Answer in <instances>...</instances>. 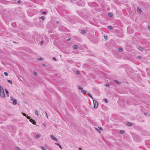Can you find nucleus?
Returning a JSON list of instances; mask_svg holds the SVG:
<instances>
[{
    "label": "nucleus",
    "mask_w": 150,
    "mask_h": 150,
    "mask_svg": "<svg viewBox=\"0 0 150 150\" xmlns=\"http://www.w3.org/2000/svg\"><path fill=\"white\" fill-rule=\"evenodd\" d=\"M0 96L2 98H5V97L3 88L1 86H0Z\"/></svg>",
    "instance_id": "1"
},
{
    "label": "nucleus",
    "mask_w": 150,
    "mask_h": 150,
    "mask_svg": "<svg viewBox=\"0 0 150 150\" xmlns=\"http://www.w3.org/2000/svg\"><path fill=\"white\" fill-rule=\"evenodd\" d=\"M93 103L94 108H96L98 106V104L97 102L94 99H93Z\"/></svg>",
    "instance_id": "2"
},
{
    "label": "nucleus",
    "mask_w": 150,
    "mask_h": 150,
    "mask_svg": "<svg viewBox=\"0 0 150 150\" xmlns=\"http://www.w3.org/2000/svg\"><path fill=\"white\" fill-rule=\"evenodd\" d=\"M50 137L53 140H54V141H55L56 142H57V141H58L57 139L55 137H54L53 135H50Z\"/></svg>",
    "instance_id": "3"
},
{
    "label": "nucleus",
    "mask_w": 150,
    "mask_h": 150,
    "mask_svg": "<svg viewBox=\"0 0 150 150\" xmlns=\"http://www.w3.org/2000/svg\"><path fill=\"white\" fill-rule=\"evenodd\" d=\"M30 119V122L32 123L34 125H35L36 124V122L34 120L32 119Z\"/></svg>",
    "instance_id": "4"
},
{
    "label": "nucleus",
    "mask_w": 150,
    "mask_h": 150,
    "mask_svg": "<svg viewBox=\"0 0 150 150\" xmlns=\"http://www.w3.org/2000/svg\"><path fill=\"white\" fill-rule=\"evenodd\" d=\"M23 115L27 118L28 119H29L30 118V117L29 116H27V115L25 113H22Z\"/></svg>",
    "instance_id": "5"
},
{
    "label": "nucleus",
    "mask_w": 150,
    "mask_h": 150,
    "mask_svg": "<svg viewBox=\"0 0 150 150\" xmlns=\"http://www.w3.org/2000/svg\"><path fill=\"white\" fill-rule=\"evenodd\" d=\"M13 104L14 105H15L17 104V100L16 99H14L13 101Z\"/></svg>",
    "instance_id": "6"
},
{
    "label": "nucleus",
    "mask_w": 150,
    "mask_h": 150,
    "mask_svg": "<svg viewBox=\"0 0 150 150\" xmlns=\"http://www.w3.org/2000/svg\"><path fill=\"white\" fill-rule=\"evenodd\" d=\"M114 81L115 83L117 84H120L121 83L116 80H114Z\"/></svg>",
    "instance_id": "7"
},
{
    "label": "nucleus",
    "mask_w": 150,
    "mask_h": 150,
    "mask_svg": "<svg viewBox=\"0 0 150 150\" xmlns=\"http://www.w3.org/2000/svg\"><path fill=\"white\" fill-rule=\"evenodd\" d=\"M55 144H56V145H57L58 146H59V148H60L61 149H62V146H61V145H60V144H58V143H55Z\"/></svg>",
    "instance_id": "8"
},
{
    "label": "nucleus",
    "mask_w": 150,
    "mask_h": 150,
    "mask_svg": "<svg viewBox=\"0 0 150 150\" xmlns=\"http://www.w3.org/2000/svg\"><path fill=\"white\" fill-rule=\"evenodd\" d=\"M35 114L37 116L38 115V111L36 109L35 110Z\"/></svg>",
    "instance_id": "9"
},
{
    "label": "nucleus",
    "mask_w": 150,
    "mask_h": 150,
    "mask_svg": "<svg viewBox=\"0 0 150 150\" xmlns=\"http://www.w3.org/2000/svg\"><path fill=\"white\" fill-rule=\"evenodd\" d=\"M87 95L92 99L93 100V98L92 97V95L89 93H87Z\"/></svg>",
    "instance_id": "10"
},
{
    "label": "nucleus",
    "mask_w": 150,
    "mask_h": 150,
    "mask_svg": "<svg viewBox=\"0 0 150 150\" xmlns=\"http://www.w3.org/2000/svg\"><path fill=\"white\" fill-rule=\"evenodd\" d=\"M137 11L139 13H141L142 12V10L139 7H137Z\"/></svg>",
    "instance_id": "11"
},
{
    "label": "nucleus",
    "mask_w": 150,
    "mask_h": 150,
    "mask_svg": "<svg viewBox=\"0 0 150 150\" xmlns=\"http://www.w3.org/2000/svg\"><path fill=\"white\" fill-rule=\"evenodd\" d=\"M38 61H42L43 60V59L42 57H39L38 59Z\"/></svg>",
    "instance_id": "12"
},
{
    "label": "nucleus",
    "mask_w": 150,
    "mask_h": 150,
    "mask_svg": "<svg viewBox=\"0 0 150 150\" xmlns=\"http://www.w3.org/2000/svg\"><path fill=\"white\" fill-rule=\"evenodd\" d=\"M81 92L83 94H86V91L84 90H82L81 91Z\"/></svg>",
    "instance_id": "13"
},
{
    "label": "nucleus",
    "mask_w": 150,
    "mask_h": 150,
    "mask_svg": "<svg viewBox=\"0 0 150 150\" xmlns=\"http://www.w3.org/2000/svg\"><path fill=\"white\" fill-rule=\"evenodd\" d=\"M108 15L110 17H112L113 16L112 14L111 13H108Z\"/></svg>",
    "instance_id": "14"
},
{
    "label": "nucleus",
    "mask_w": 150,
    "mask_h": 150,
    "mask_svg": "<svg viewBox=\"0 0 150 150\" xmlns=\"http://www.w3.org/2000/svg\"><path fill=\"white\" fill-rule=\"evenodd\" d=\"M138 49H139V50H141V51L143 50V48L140 47H139L138 48Z\"/></svg>",
    "instance_id": "15"
},
{
    "label": "nucleus",
    "mask_w": 150,
    "mask_h": 150,
    "mask_svg": "<svg viewBox=\"0 0 150 150\" xmlns=\"http://www.w3.org/2000/svg\"><path fill=\"white\" fill-rule=\"evenodd\" d=\"M127 125L129 126H131L132 125V124L130 122H127Z\"/></svg>",
    "instance_id": "16"
},
{
    "label": "nucleus",
    "mask_w": 150,
    "mask_h": 150,
    "mask_svg": "<svg viewBox=\"0 0 150 150\" xmlns=\"http://www.w3.org/2000/svg\"><path fill=\"white\" fill-rule=\"evenodd\" d=\"M81 33L82 34H84L86 32H85V30H82L81 31Z\"/></svg>",
    "instance_id": "17"
},
{
    "label": "nucleus",
    "mask_w": 150,
    "mask_h": 150,
    "mask_svg": "<svg viewBox=\"0 0 150 150\" xmlns=\"http://www.w3.org/2000/svg\"><path fill=\"white\" fill-rule=\"evenodd\" d=\"M41 148L43 150H46V148L44 147H43V146H41Z\"/></svg>",
    "instance_id": "18"
},
{
    "label": "nucleus",
    "mask_w": 150,
    "mask_h": 150,
    "mask_svg": "<svg viewBox=\"0 0 150 150\" xmlns=\"http://www.w3.org/2000/svg\"><path fill=\"white\" fill-rule=\"evenodd\" d=\"M118 50L120 52H121L122 50V49L121 47H120L118 48Z\"/></svg>",
    "instance_id": "19"
},
{
    "label": "nucleus",
    "mask_w": 150,
    "mask_h": 150,
    "mask_svg": "<svg viewBox=\"0 0 150 150\" xmlns=\"http://www.w3.org/2000/svg\"><path fill=\"white\" fill-rule=\"evenodd\" d=\"M108 29H109V30H111L112 28V26H108Z\"/></svg>",
    "instance_id": "20"
},
{
    "label": "nucleus",
    "mask_w": 150,
    "mask_h": 150,
    "mask_svg": "<svg viewBox=\"0 0 150 150\" xmlns=\"http://www.w3.org/2000/svg\"><path fill=\"white\" fill-rule=\"evenodd\" d=\"M74 49H76L78 48V46L77 45H74Z\"/></svg>",
    "instance_id": "21"
},
{
    "label": "nucleus",
    "mask_w": 150,
    "mask_h": 150,
    "mask_svg": "<svg viewBox=\"0 0 150 150\" xmlns=\"http://www.w3.org/2000/svg\"><path fill=\"white\" fill-rule=\"evenodd\" d=\"M6 92L7 94V95L8 96V97L9 96V93L8 92V91H7L6 90Z\"/></svg>",
    "instance_id": "22"
},
{
    "label": "nucleus",
    "mask_w": 150,
    "mask_h": 150,
    "mask_svg": "<svg viewBox=\"0 0 150 150\" xmlns=\"http://www.w3.org/2000/svg\"><path fill=\"white\" fill-rule=\"evenodd\" d=\"M7 81L10 83H11V84H12V81H11L10 80H8Z\"/></svg>",
    "instance_id": "23"
},
{
    "label": "nucleus",
    "mask_w": 150,
    "mask_h": 150,
    "mask_svg": "<svg viewBox=\"0 0 150 150\" xmlns=\"http://www.w3.org/2000/svg\"><path fill=\"white\" fill-rule=\"evenodd\" d=\"M45 115H46V117H47V118H48V115H47V112H46L45 111Z\"/></svg>",
    "instance_id": "24"
},
{
    "label": "nucleus",
    "mask_w": 150,
    "mask_h": 150,
    "mask_svg": "<svg viewBox=\"0 0 150 150\" xmlns=\"http://www.w3.org/2000/svg\"><path fill=\"white\" fill-rule=\"evenodd\" d=\"M4 75H6V76H8V73L7 72H4Z\"/></svg>",
    "instance_id": "25"
},
{
    "label": "nucleus",
    "mask_w": 150,
    "mask_h": 150,
    "mask_svg": "<svg viewBox=\"0 0 150 150\" xmlns=\"http://www.w3.org/2000/svg\"><path fill=\"white\" fill-rule=\"evenodd\" d=\"M103 100L105 101V102H106V103H108V100L107 99H103Z\"/></svg>",
    "instance_id": "26"
},
{
    "label": "nucleus",
    "mask_w": 150,
    "mask_h": 150,
    "mask_svg": "<svg viewBox=\"0 0 150 150\" xmlns=\"http://www.w3.org/2000/svg\"><path fill=\"white\" fill-rule=\"evenodd\" d=\"M120 132L121 134H123L124 133V131L123 130H120Z\"/></svg>",
    "instance_id": "27"
},
{
    "label": "nucleus",
    "mask_w": 150,
    "mask_h": 150,
    "mask_svg": "<svg viewBox=\"0 0 150 150\" xmlns=\"http://www.w3.org/2000/svg\"><path fill=\"white\" fill-rule=\"evenodd\" d=\"M35 137L37 138H39L40 137V136L38 134H37L36 135Z\"/></svg>",
    "instance_id": "28"
},
{
    "label": "nucleus",
    "mask_w": 150,
    "mask_h": 150,
    "mask_svg": "<svg viewBox=\"0 0 150 150\" xmlns=\"http://www.w3.org/2000/svg\"><path fill=\"white\" fill-rule=\"evenodd\" d=\"M40 18L42 20H43L45 19V17L44 16H42Z\"/></svg>",
    "instance_id": "29"
},
{
    "label": "nucleus",
    "mask_w": 150,
    "mask_h": 150,
    "mask_svg": "<svg viewBox=\"0 0 150 150\" xmlns=\"http://www.w3.org/2000/svg\"><path fill=\"white\" fill-rule=\"evenodd\" d=\"M11 100H12V101H13L15 99H14L13 97H11Z\"/></svg>",
    "instance_id": "30"
},
{
    "label": "nucleus",
    "mask_w": 150,
    "mask_h": 150,
    "mask_svg": "<svg viewBox=\"0 0 150 150\" xmlns=\"http://www.w3.org/2000/svg\"><path fill=\"white\" fill-rule=\"evenodd\" d=\"M43 42H44V41L43 40L41 41L40 43V45H42L43 44Z\"/></svg>",
    "instance_id": "31"
},
{
    "label": "nucleus",
    "mask_w": 150,
    "mask_h": 150,
    "mask_svg": "<svg viewBox=\"0 0 150 150\" xmlns=\"http://www.w3.org/2000/svg\"><path fill=\"white\" fill-rule=\"evenodd\" d=\"M34 74L35 76H37V74L36 72H34Z\"/></svg>",
    "instance_id": "32"
},
{
    "label": "nucleus",
    "mask_w": 150,
    "mask_h": 150,
    "mask_svg": "<svg viewBox=\"0 0 150 150\" xmlns=\"http://www.w3.org/2000/svg\"><path fill=\"white\" fill-rule=\"evenodd\" d=\"M79 88V90H82L83 89V88H82L81 87H80V86H79V88Z\"/></svg>",
    "instance_id": "33"
},
{
    "label": "nucleus",
    "mask_w": 150,
    "mask_h": 150,
    "mask_svg": "<svg viewBox=\"0 0 150 150\" xmlns=\"http://www.w3.org/2000/svg\"><path fill=\"white\" fill-rule=\"evenodd\" d=\"M52 59L54 61H56V58L55 57H53Z\"/></svg>",
    "instance_id": "34"
},
{
    "label": "nucleus",
    "mask_w": 150,
    "mask_h": 150,
    "mask_svg": "<svg viewBox=\"0 0 150 150\" xmlns=\"http://www.w3.org/2000/svg\"><path fill=\"white\" fill-rule=\"evenodd\" d=\"M108 37L107 36H105V35H104V38L105 39H106Z\"/></svg>",
    "instance_id": "35"
},
{
    "label": "nucleus",
    "mask_w": 150,
    "mask_h": 150,
    "mask_svg": "<svg viewBox=\"0 0 150 150\" xmlns=\"http://www.w3.org/2000/svg\"><path fill=\"white\" fill-rule=\"evenodd\" d=\"M76 74H79L80 73V72L79 71H77L76 72Z\"/></svg>",
    "instance_id": "36"
},
{
    "label": "nucleus",
    "mask_w": 150,
    "mask_h": 150,
    "mask_svg": "<svg viewBox=\"0 0 150 150\" xmlns=\"http://www.w3.org/2000/svg\"><path fill=\"white\" fill-rule=\"evenodd\" d=\"M16 149L17 150H21V149L19 148H18V147H16Z\"/></svg>",
    "instance_id": "37"
},
{
    "label": "nucleus",
    "mask_w": 150,
    "mask_h": 150,
    "mask_svg": "<svg viewBox=\"0 0 150 150\" xmlns=\"http://www.w3.org/2000/svg\"><path fill=\"white\" fill-rule=\"evenodd\" d=\"M106 87H108L109 86V85L107 83L106 84Z\"/></svg>",
    "instance_id": "38"
},
{
    "label": "nucleus",
    "mask_w": 150,
    "mask_h": 150,
    "mask_svg": "<svg viewBox=\"0 0 150 150\" xmlns=\"http://www.w3.org/2000/svg\"><path fill=\"white\" fill-rule=\"evenodd\" d=\"M95 129H96V130L97 131H98V132L99 130L98 129V128H96H96H95Z\"/></svg>",
    "instance_id": "39"
},
{
    "label": "nucleus",
    "mask_w": 150,
    "mask_h": 150,
    "mask_svg": "<svg viewBox=\"0 0 150 150\" xmlns=\"http://www.w3.org/2000/svg\"><path fill=\"white\" fill-rule=\"evenodd\" d=\"M68 62H69V63H73V61H70V62L69 61H68Z\"/></svg>",
    "instance_id": "40"
},
{
    "label": "nucleus",
    "mask_w": 150,
    "mask_h": 150,
    "mask_svg": "<svg viewBox=\"0 0 150 150\" xmlns=\"http://www.w3.org/2000/svg\"><path fill=\"white\" fill-rule=\"evenodd\" d=\"M70 38H68L67 39V41H69L70 40Z\"/></svg>",
    "instance_id": "41"
},
{
    "label": "nucleus",
    "mask_w": 150,
    "mask_h": 150,
    "mask_svg": "<svg viewBox=\"0 0 150 150\" xmlns=\"http://www.w3.org/2000/svg\"><path fill=\"white\" fill-rule=\"evenodd\" d=\"M148 29H149V30H150V26H149L148 28H147Z\"/></svg>",
    "instance_id": "42"
},
{
    "label": "nucleus",
    "mask_w": 150,
    "mask_h": 150,
    "mask_svg": "<svg viewBox=\"0 0 150 150\" xmlns=\"http://www.w3.org/2000/svg\"><path fill=\"white\" fill-rule=\"evenodd\" d=\"M42 13L43 14H45L46 13V12H42Z\"/></svg>",
    "instance_id": "43"
},
{
    "label": "nucleus",
    "mask_w": 150,
    "mask_h": 150,
    "mask_svg": "<svg viewBox=\"0 0 150 150\" xmlns=\"http://www.w3.org/2000/svg\"><path fill=\"white\" fill-rule=\"evenodd\" d=\"M147 115V114L146 113V112H145L144 113V115H145V116H146Z\"/></svg>",
    "instance_id": "44"
},
{
    "label": "nucleus",
    "mask_w": 150,
    "mask_h": 150,
    "mask_svg": "<svg viewBox=\"0 0 150 150\" xmlns=\"http://www.w3.org/2000/svg\"><path fill=\"white\" fill-rule=\"evenodd\" d=\"M17 3H21V1H20V0L18 1H17Z\"/></svg>",
    "instance_id": "45"
},
{
    "label": "nucleus",
    "mask_w": 150,
    "mask_h": 150,
    "mask_svg": "<svg viewBox=\"0 0 150 150\" xmlns=\"http://www.w3.org/2000/svg\"><path fill=\"white\" fill-rule=\"evenodd\" d=\"M99 129H100V130H102V127H100L99 128Z\"/></svg>",
    "instance_id": "46"
},
{
    "label": "nucleus",
    "mask_w": 150,
    "mask_h": 150,
    "mask_svg": "<svg viewBox=\"0 0 150 150\" xmlns=\"http://www.w3.org/2000/svg\"><path fill=\"white\" fill-rule=\"evenodd\" d=\"M138 58H141V57L140 56H139V57H138Z\"/></svg>",
    "instance_id": "47"
},
{
    "label": "nucleus",
    "mask_w": 150,
    "mask_h": 150,
    "mask_svg": "<svg viewBox=\"0 0 150 150\" xmlns=\"http://www.w3.org/2000/svg\"><path fill=\"white\" fill-rule=\"evenodd\" d=\"M79 150H82V149L81 148H79Z\"/></svg>",
    "instance_id": "48"
},
{
    "label": "nucleus",
    "mask_w": 150,
    "mask_h": 150,
    "mask_svg": "<svg viewBox=\"0 0 150 150\" xmlns=\"http://www.w3.org/2000/svg\"><path fill=\"white\" fill-rule=\"evenodd\" d=\"M98 132H99V133H100V132L99 131V130Z\"/></svg>",
    "instance_id": "49"
},
{
    "label": "nucleus",
    "mask_w": 150,
    "mask_h": 150,
    "mask_svg": "<svg viewBox=\"0 0 150 150\" xmlns=\"http://www.w3.org/2000/svg\"><path fill=\"white\" fill-rule=\"evenodd\" d=\"M43 125H44V126H45V124H43Z\"/></svg>",
    "instance_id": "50"
},
{
    "label": "nucleus",
    "mask_w": 150,
    "mask_h": 150,
    "mask_svg": "<svg viewBox=\"0 0 150 150\" xmlns=\"http://www.w3.org/2000/svg\"><path fill=\"white\" fill-rule=\"evenodd\" d=\"M57 23H58V21H57Z\"/></svg>",
    "instance_id": "51"
},
{
    "label": "nucleus",
    "mask_w": 150,
    "mask_h": 150,
    "mask_svg": "<svg viewBox=\"0 0 150 150\" xmlns=\"http://www.w3.org/2000/svg\"><path fill=\"white\" fill-rule=\"evenodd\" d=\"M45 65V64H43V66H44Z\"/></svg>",
    "instance_id": "52"
},
{
    "label": "nucleus",
    "mask_w": 150,
    "mask_h": 150,
    "mask_svg": "<svg viewBox=\"0 0 150 150\" xmlns=\"http://www.w3.org/2000/svg\"><path fill=\"white\" fill-rule=\"evenodd\" d=\"M149 93H150V92H149Z\"/></svg>",
    "instance_id": "53"
}]
</instances>
